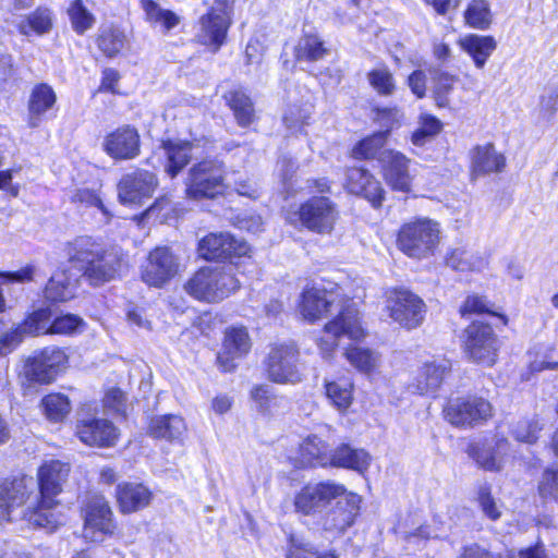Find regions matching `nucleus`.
Wrapping results in <instances>:
<instances>
[{"label":"nucleus","instance_id":"1","mask_svg":"<svg viewBox=\"0 0 558 558\" xmlns=\"http://www.w3.org/2000/svg\"><path fill=\"white\" fill-rule=\"evenodd\" d=\"M299 307L304 319L312 323L326 316L332 308L340 310L338 316L325 325L324 333L317 340L320 354L325 360L333 355L342 337L361 341L366 336L357 308L342 296L341 288L336 283L314 284L306 288L302 293Z\"/></svg>","mask_w":558,"mask_h":558},{"label":"nucleus","instance_id":"2","mask_svg":"<svg viewBox=\"0 0 558 558\" xmlns=\"http://www.w3.org/2000/svg\"><path fill=\"white\" fill-rule=\"evenodd\" d=\"M69 259L84 272L93 284H100L116 277L123 265L120 248L106 250L89 236H80L69 246Z\"/></svg>","mask_w":558,"mask_h":558},{"label":"nucleus","instance_id":"3","mask_svg":"<svg viewBox=\"0 0 558 558\" xmlns=\"http://www.w3.org/2000/svg\"><path fill=\"white\" fill-rule=\"evenodd\" d=\"M239 288L232 264L202 268L185 284L189 294L206 302L221 301Z\"/></svg>","mask_w":558,"mask_h":558},{"label":"nucleus","instance_id":"4","mask_svg":"<svg viewBox=\"0 0 558 558\" xmlns=\"http://www.w3.org/2000/svg\"><path fill=\"white\" fill-rule=\"evenodd\" d=\"M442 239L440 225L433 219H416L404 223L397 236L398 248L413 259H427L435 255Z\"/></svg>","mask_w":558,"mask_h":558},{"label":"nucleus","instance_id":"5","mask_svg":"<svg viewBox=\"0 0 558 558\" xmlns=\"http://www.w3.org/2000/svg\"><path fill=\"white\" fill-rule=\"evenodd\" d=\"M225 169L218 159H204L194 165L186 181V195L193 199L215 198L225 191Z\"/></svg>","mask_w":558,"mask_h":558},{"label":"nucleus","instance_id":"6","mask_svg":"<svg viewBox=\"0 0 558 558\" xmlns=\"http://www.w3.org/2000/svg\"><path fill=\"white\" fill-rule=\"evenodd\" d=\"M265 365L267 376L272 383L295 385L302 381L300 351L294 342L272 345Z\"/></svg>","mask_w":558,"mask_h":558},{"label":"nucleus","instance_id":"7","mask_svg":"<svg viewBox=\"0 0 558 558\" xmlns=\"http://www.w3.org/2000/svg\"><path fill=\"white\" fill-rule=\"evenodd\" d=\"M68 355L58 347H47L31 355L22 375L29 384L47 385L66 368Z\"/></svg>","mask_w":558,"mask_h":558},{"label":"nucleus","instance_id":"8","mask_svg":"<svg viewBox=\"0 0 558 558\" xmlns=\"http://www.w3.org/2000/svg\"><path fill=\"white\" fill-rule=\"evenodd\" d=\"M387 310L393 322L408 330L420 327L426 315L424 301L407 289H396L390 292Z\"/></svg>","mask_w":558,"mask_h":558},{"label":"nucleus","instance_id":"9","mask_svg":"<svg viewBox=\"0 0 558 558\" xmlns=\"http://www.w3.org/2000/svg\"><path fill=\"white\" fill-rule=\"evenodd\" d=\"M493 328L482 322H473L465 329L464 351L470 360L492 366L497 359L498 343Z\"/></svg>","mask_w":558,"mask_h":558},{"label":"nucleus","instance_id":"10","mask_svg":"<svg viewBox=\"0 0 558 558\" xmlns=\"http://www.w3.org/2000/svg\"><path fill=\"white\" fill-rule=\"evenodd\" d=\"M446 420L457 427H474L492 416V405L478 397L456 398L444 409Z\"/></svg>","mask_w":558,"mask_h":558},{"label":"nucleus","instance_id":"11","mask_svg":"<svg viewBox=\"0 0 558 558\" xmlns=\"http://www.w3.org/2000/svg\"><path fill=\"white\" fill-rule=\"evenodd\" d=\"M343 494V485L324 482L304 486L294 497L296 512L304 515L322 513L335 498Z\"/></svg>","mask_w":558,"mask_h":558},{"label":"nucleus","instance_id":"12","mask_svg":"<svg viewBox=\"0 0 558 558\" xmlns=\"http://www.w3.org/2000/svg\"><path fill=\"white\" fill-rule=\"evenodd\" d=\"M231 19L226 3L216 1L210 11L199 19L196 40L217 51L226 40Z\"/></svg>","mask_w":558,"mask_h":558},{"label":"nucleus","instance_id":"13","mask_svg":"<svg viewBox=\"0 0 558 558\" xmlns=\"http://www.w3.org/2000/svg\"><path fill=\"white\" fill-rule=\"evenodd\" d=\"M112 531V511L108 501L101 495L90 496L84 508V537L92 542H99Z\"/></svg>","mask_w":558,"mask_h":558},{"label":"nucleus","instance_id":"14","mask_svg":"<svg viewBox=\"0 0 558 558\" xmlns=\"http://www.w3.org/2000/svg\"><path fill=\"white\" fill-rule=\"evenodd\" d=\"M179 264L167 247H156L142 266V280L150 287L161 288L178 274Z\"/></svg>","mask_w":558,"mask_h":558},{"label":"nucleus","instance_id":"15","mask_svg":"<svg viewBox=\"0 0 558 558\" xmlns=\"http://www.w3.org/2000/svg\"><path fill=\"white\" fill-rule=\"evenodd\" d=\"M199 255L205 259L245 257L251 252L250 245L228 232L210 233L198 244Z\"/></svg>","mask_w":558,"mask_h":558},{"label":"nucleus","instance_id":"16","mask_svg":"<svg viewBox=\"0 0 558 558\" xmlns=\"http://www.w3.org/2000/svg\"><path fill=\"white\" fill-rule=\"evenodd\" d=\"M333 500L335 505L326 512L323 525L327 531L342 533L354 523L360 512L361 497L343 486V494Z\"/></svg>","mask_w":558,"mask_h":558},{"label":"nucleus","instance_id":"17","mask_svg":"<svg viewBox=\"0 0 558 558\" xmlns=\"http://www.w3.org/2000/svg\"><path fill=\"white\" fill-rule=\"evenodd\" d=\"M449 368L450 363L445 359L433 357L422 362L409 385V389L421 396H435Z\"/></svg>","mask_w":558,"mask_h":558},{"label":"nucleus","instance_id":"18","mask_svg":"<svg viewBox=\"0 0 558 558\" xmlns=\"http://www.w3.org/2000/svg\"><path fill=\"white\" fill-rule=\"evenodd\" d=\"M27 498L25 477L0 481V523L17 520Z\"/></svg>","mask_w":558,"mask_h":558},{"label":"nucleus","instance_id":"19","mask_svg":"<svg viewBox=\"0 0 558 558\" xmlns=\"http://www.w3.org/2000/svg\"><path fill=\"white\" fill-rule=\"evenodd\" d=\"M157 185V178L146 170H137L124 175L118 185V197L122 206L142 205Z\"/></svg>","mask_w":558,"mask_h":558},{"label":"nucleus","instance_id":"20","mask_svg":"<svg viewBox=\"0 0 558 558\" xmlns=\"http://www.w3.org/2000/svg\"><path fill=\"white\" fill-rule=\"evenodd\" d=\"M411 160L400 151L385 150L379 157L384 180L393 190L407 192L411 187L412 175L410 173Z\"/></svg>","mask_w":558,"mask_h":558},{"label":"nucleus","instance_id":"21","mask_svg":"<svg viewBox=\"0 0 558 558\" xmlns=\"http://www.w3.org/2000/svg\"><path fill=\"white\" fill-rule=\"evenodd\" d=\"M76 435L87 446L111 447L118 438V428L106 418H82L76 424Z\"/></svg>","mask_w":558,"mask_h":558},{"label":"nucleus","instance_id":"22","mask_svg":"<svg viewBox=\"0 0 558 558\" xmlns=\"http://www.w3.org/2000/svg\"><path fill=\"white\" fill-rule=\"evenodd\" d=\"M345 189L366 198L372 206L379 207L384 199V189L374 175L363 168H350L347 171Z\"/></svg>","mask_w":558,"mask_h":558},{"label":"nucleus","instance_id":"23","mask_svg":"<svg viewBox=\"0 0 558 558\" xmlns=\"http://www.w3.org/2000/svg\"><path fill=\"white\" fill-rule=\"evenodd\" d=\"M104 149L114 159H133L140 154V134L129 125L119 128L106 136Z\"/></svg>","mask_w":558,"mask_h":558},{"label":"nucleus","instance_id":"24","mask_svg":"<svg viewBox=\"0 0 558 558\" xmlns=\"http://www.w3.org/2000/svg\"><path fill=\"white\" fill-rule=\"evenodd\" d=\"M70 473V465L58 460L45 462L38 470V485L44 504H51L52 499L62 492Z\"/></svg>","mask_w":558,"mask_h":558},{"label":"nucleus","instance_id":"25","mask_svg":"<svg viewBox=\"0 0 558 558\" xmlns=\"http://www.w3.org/2000/svg\"><path fill=\"white\" fill-rule=\"evenodd\" d=\"M510 451V444L506 438L496 439L494 445L477 442L469 448V454L486 471L502 470Z\"/></svg>","mask_w":558,"mask_h":558},{"label":"nucleus","instance_id":"26","mask_svg":"<svg viewBox=\"0 0 558 558\" xmlns=\"http://www.w3.org/2000/svg\"><path fill=\"white\" fill-rule=\"evenodd\" d=\"M51 312L48 308H40L31 314L25 322L12 333H8L1 340L0 354H7L21 341L22 333L46 335L50 333Z\"/></svg>","mask_w":558,"mask_h":558},{"label":"nucleus","instance_id":"27","mask_svg":"<svg viewBox=\"0 0 558 558\" xmlns=\"http://www.w3.org/2000/svg\"><path fill=\"white\" fill-rule=\"evenodd\" d=\"M251 348L248 333L245 328H230L226 331L222 351L217 360L223 372H231L234 368L233 361L245 355Z\"/></svg>","mask_w":558,"mask_h":558},{"label":"nucleus","instance_id":"28","mask_svg":"<svg viewBox=\"0 0 558 558\" xmlns=\"http://www.w3.org/2000/svg\"><path fill=\"white\" fill-rule=\"evenodd\" d=\"M117 501L122 513H133L148 507L151 490L141 483H122L117 486Z\"/></svg>","mask_w":558,"mask_h":558},{"label":"nucleus","instance_id":"29","mask_svg":"<svg viewBox=\"0 0 558 558\" xmlns=\"http://www.w3.org/2000/svg\"><path fill=\"white\" fill-rule=\"evenodd\" d=\"M506 166V158L490 143L477 145L471 150V174L480 175L500 172Z\"/></svg>","mask_w":558,"mask_h":558},{"label":"nucleus","instance_id":"30","mask_svg":"<svg viewBox=\"0 0 558 558\" xmlns=\"http://www.w3.org/2000/svg\"><path fill=\"white\" fill-rule=\"evenodd\" d=\"M187 432L185 420L178 414L157 415L150 420L151 437L169 442H182Z\"/></svg>","mask_w":558,"mask_h":558},{"label":"nucleus","instance_id":"31","mask_svg":"<svg viewBox=\"0 0 558 558\" xmlns=\"http://www.w3.org/2000/svg\"><path fill=\"white\" fill-rule=\"evenodd\" d=\"M56 505L54 499L49 505L44 504V498L40 496V500L34 507L29 505L26 509L22 510L19 519L27 521L34 527H41L52 532L64 522L63 517L59 512L53 511Z\"/></svg>","mask_w":558,"mask_h":558},{"label":"nucleus","instance_id":"32","mask_svg":"<svg viewBox=\"0 0 558 558\" xmlns=\"http://www.w3.org/2000/svg\"><path fill=\"white\" fill-rule=\"evenodd\" d=\"M461 49L468 53L477 69H483L496 50L497 43L492 36L470 34L459 39Z\"/></svg>","mask_w":558,"mask_h":558},{"label":"nucleus","instance_id":"33","mask_svg":"<svg viewBox=\"0 0 558 558\" xmlns=\"http://www.w3.org/2000/svg\"><path fill=\"white\" fill-rule=\"evenodd\" d=\"M193 145L181 140L162 142L161 149L167 157L166 172L174 178L191 160Z\"/></svg>","mask_w":558,"mask_h":558},{"label":"nucleus","instance_id":"34","mask_svg":"<svg viewBox=\"0 0 558 558\" xmlns=\"http://www.w3.org/2000/svg\"><path fill=\"white\" fill-rule=\"evenodd\" d=\"M56 100L57 96L49 85L39 84L33 88L28 101L31 128L39 125L43 116L54 106Z\"/></svg>","mask_w":558,"mask_h":558},{"label":"nucleus","instance_id":"35","mask_svg":"<svg viewBox=\"0 0 558 558\" xmlns=\"http://www.w3.org/2000/svg\"><path fill=\"white\" fill-rule=\"evenodd\" d=\"M286 219L299 228L327 233L333 227L332 211H288Z\"/></svg>","mask_w":558,"mask_h":558},{"label":"nucleus","instance_id":"36","mask_svg":"<svg viewBox=\"0 0 558 558\" xmlns=\"http://www.w3.org/2000/svg\"><path fill=\"white\" fill-rule=\"evenodd\" d=\"M371 456L364 449H354L349 445H341L330 453V464L337 468L352 469L357 472L367 470Z\"/></svg>","mask_w":558,"mask_h":558},{"label":"nucleus","instance_id":"37","mask_svg":"<svg viewBox=\"0 0 558 558\" xmlns=\"http://www.w3.org/2000/svg\"><path fill=\"white\" fill-rule=\"evenodd\" d=\"M251 398L257 411L264 414H278L283 412L289 404L286 397L276 395L268 385L256 386L251 390Z\"/></svg>","mask_w":558,"mask_h":558},{"label":"nucleus","instance_id":"38","mask_svg":"<svg viewBox=\"0 0 558 558\" xmlns=\"http://www.w3.org/2000/svg\"><path fill=\"white\" fill-rule=\"evenodd\" d=\"M343 354L355 369L365 375L377 372L381 364V355L368 348L350 345L344 350Z\"/></svg>","mask_w":558,"mask_h":558},{"label":"nucleus","instance_id":"39","mask_svg":"<svg viewBox=\"0 0 558 558\" xmlns=\"http://www.w3.org/2000/svg\"><path fill=\"white\" fill-rule=\"evenodd\" d=\"M328 445L316 435L308 436L300 445V458L303 465L327 466L330 464Z\"/></svg>","mask_w":558,"mask_h":558},{"label":"nucleus","instance_id":"40","mask_svg":"<svg viewBox=\"0 0 558 558\" xmlns=\"http://www.w3.org/2000/svg\"><path fill=\"white\" fill-rule=\"evenodd\" d=\"M232 109L241 126L250 125L254 119V108L251 98L240 88H235L223 96Z\"/></svg>","mask_w":558,"mask_h":558},{"label":"nucleus","instance_id":"41","mask_svg":"<svg viewBox=\"0 0 558 558\" xmlns=\"http://www.w3.org/2000/svg\"><path fill=\"white\" fill-rule=\"evenodd\" d=\"M74 279L66 275L65 270H57L49 279L45 288L46 299L62 302L73 296Z\"/></svg>","mask_w":558,"mask_h":558},{"label":"nucleus","instance_id":"42","mask_svg":"<svg viewBox=\"0 0 558 558\" xmlns=\"http://www.w3.org/2000/svg\"><path fill=\"white\" fill-rule=\"evenodd\" d=\"M327 54L323 40L317 35H304L294 48V57L298 61L315 62Z\"/></svg>","mask_w":558,"mask_h":558},{"label":"nucleus","instance_id":"43","mask_svg":"<svg viewBox=\"0 0 558 558\" xmlns=\"http://www.w3.org/2000/svg\"><path fill=\"white\" fill-rule=\"evenodd\" d=\"M387 142L386 133L376 132L373 135L360 141L352 149V156L355 159H377L386 150L384 146Z\"/></svg>","mask_w":558,"mask_h":558},{"label":"nucleus","instance_id":"44","mask_svg":"<svg viewBox=\"0 0 558 558\" xmlns=\"http://www.w3.org/2000/svg\"><path fill=\"white\" fill-rule=\"evenodd\" d=\"M465 23L476 29H487L493 20V14L487 0H472L464 12Z\"/></svg>","mask_w":558,"mask_h":558},{"label":"nucleus","instance_id":"45","mask_svg":"<svg viewBox=\"0 0 558 558\" xmlns=\"http://www.w3.org/2000/svg\"><path fill=\"white\" fill-rule=\"evenodd\" d=\"M141 8L145 13L146 21L153 25H161L166 31L177 26L180 22L172 11L162 9L153 0H141Z\"/></svg>","mask_w":558,"mask_h":558},{"label":"nucleus","instance_id":"46","mask_svg":"<svg viewBox=\"0 0 558 558\" xmlns=\"http://www.w3.org/2000/svg\"><path fill=\"white\" fill-rule=\"evenodd\" d=\"M325 388L328 400L339 412L343 413L350 408L353 401V385L350 381H329Z\"/></svg>","mask_w":558,"mask_h":558},{"label":"nucleus","instance_id":"47","mask_svg":"<svg viewBox=\"0 0 558 558\" xmlns=\"http://www.w3.org/2000/svg\"><path fill=\"white\" fill-rule=\"evenodd\" d=\"M367 81L371 87L380 96H391L397 88L393 74L385 64L372 69L367 73Z\"/></svg>","mask_w":558,"mask_h":558},{"label":"nucleus","instance_id":"48","mask_svg":"<svg viewBox=\"0 0 558 558\" xmlns=\"http://www.w3.org/2000/svg\"><path fill=\"white\" fill-rule=\"evenodd\" d=\"M51 26L52 15L51 11L47 8H38L19 23V29L24 35H31L33 33L41 35L47 33Z\"/></svg>","mask_w":558,"mask_h":558},{"label":"nucleus","instance_id":"49","mask_svg":"<svg viewBox=\"0 0 558 558\" xmlns=\"http://www.w3.org/2000/svg\"><path fill=\"white\" fill-rule=\"evenodd\" d=\"M41 407L50 422H62L71 412V402L65 395L50 393L43 398Z\"/></svg>","mask_w":558,"mask_h":558},{"label":"nucleus","instance_id":"50","mask_svg":"<svg viewBox=\"0 0 558 558\" xmlns=\"http://www.w3.org/2000/svg\"><path fill=\"white\" fill-rule=\"evenodd\" d=\"M442 129V123L432 114H421L418 128L413 132L411 141L415 146H423L435 137Z\"/></svg>","mask_w":558,"mask_h":558},{"label":"nucleus","instance_id":"51","mask_svg":"<svg viewBox=\"0 0 558 558\" xmlns=\"http://www.w3.org/2000/svg\"><path fill=\"white\" fill-rule=\"evenodd\" d=\"M445 260L447 266L459 271L474 270L482 264V260L474 258L472 253L463 247L448 248Z\"/></svg>","mask_w":558,"mask_h":558},{"label":"nucleus","instance_id":"52","mask_svg":"<svg viewBox=\"0 0 558 558\" xmlns=\"http://www.w3.org/2000/svg\"><path fill=\"white\" fill-rule=\"evenodd\" d=\"M373 114L374 121L385 129L383 132L387 137L391 130L401 125L404 117L403 111L398 107H377L373 110Z\"/></svg>","mask_w":558,"mask_h":558},{"label":"nucleus","instance_id":"53","mask_svg":"<svg viewBox=\"0 0 558 558\" xmlns=\"http://www.w3.org/2000/svg\"><path fill=\"white\" fill-rule=\"evenodd\" d=\"M125 36L116 28H106L98 37V47L107 57L117 56L124 47Z\"/></svg>","mask_w":558,"mask_h":558},{"label":"nucleus","instance_id":"54","mask_svg":"<svg viewBox=\"0 0 558 558\" xmlns=\"http://www.w3.org/2000/svg\"><path fill=\"white\" fill-rule=\"evenodd\" d=\"M69 15L74 31L78 34L85 33L94 24V16L83 5L81 0H75L70 9Z\"/></svg>","mask_w":558,"mask_h":558},{"label":"nucleus","instance_id":"55","mask_svg":"<svg viewBox=\"0 0 558 558\" xmlns=\"http://www.w3.org/2000/svg\"><path fill=\"white\" fill-rule=\"evenodd\" d=\"M287 558H338L333 553H326L318 556L308 543L303 539L291 536L289 539V547Z\"/></svg>","mask_w":558,"mask_h":558},{"label":"nucleus","instance_id":"56","mask_svg":"<svg viewBox=\"0 0 558 558\" xmlns=\"http://www.w3.org/2000/svg\"><path fill=\"white\" fill-rule=\"evenodd\" d=\"M83 319L74 314L56 317L49 328L52 335H72L83 326Z\"/></svg>","mask_w":558,"mask_h":558},{"label":"nucleus","instance_id":"57","mask_svg":"<svg viewBox=\"0 0 558 558\" xmlns=\"http://www.w3.org/2000/svg\"><path fill=\"white\" fill-rule=\"evenodd\" d=\"M477 501L486 517L490 520L499 519L501 514L500 507L492 496L490 487L487 484L478 487Z\"/></svg>","mask_w":558,"mask_h":558},{"label":"nucleus","instance_id":"58","mask_svg":"<svg viewBox=\"0 0 558 558\" xmlns=\"http://www.w3.org/2000/svg\"><path fill=\"white\" fill-rule=\"evenodd\" d=\"M311 113V105H305L304 107L289 106L283 114V121L288 129L296 130L306 123Z\"/></svg>","mask_w":558,"mask_h":558},{"label":"nucleus","instance_id":"59","mask_svg":"<svg viewBox=\"0 0 558 558\" xmlns=\"http://www.w3.org/2000/svg\"><path fill=\"white\" fill-rule=\"evenodd\" d=\"M541 429L537 421H521L512 427L511 434L518 441L532 444L537 439Z\"/></svg>","mask_w":558,"mask_h":558},{"label":"nucleus","instance_id":"60","mask_svg":"<svg viewBox=\"0 0 558 558\" xmlns=\"http://www.w3.org/2000/svg\"><path fill=\"white\" fill-rule=\"evenodd\" d=\"M295 165L291 160L283 159L280 161V178H281V185H282V194L283 198L288 199L290 197L294 196V184L295 181L293 180L294 173H295Z\"/></svg>","mask_w":558,"mask_h":558},{"label":"nucleus","instance_id":"61","mask_svg":"<svg viewBox=\"0 0 558 558\" xmlns=\"http://www.w3.org/2000/svg\"><path fill=\"white\" fill-rule=\"evenodd\" d=\"M538 490L543 497L558 500V470L547 469L544 471Z\"/></svg>","mask_w":558,"mask_h":558},{"label":"nucleus","instance_id":"62","mask_svg":"<svg viewBox=\"0 0 558 558\" xmlns=\"http://www.w3.org/2000/svg\"><path fill=\"white\" fill-rule=\"evenodd\" d=\"M72 203L78 207H96L105 209L100 196L92 190L81 189L72 195Z\"/></svg>","mask_w":558,"mask_h":558},{"label":"nucleus","instance_id":"63","mask_svg":"<svg viewBox=\"0 0 558 558\" xmlns=\"http://www.w3.org/2000/svg\"><path fill=\"white\" fill-rule=\"evenodd\" d=\"M104 405L113 413L123 414L126 409L125 396L119 388H111L106 392Z\"/></svg>","mask_w":558,"mask_h":558},{"label":"nucleus","instance_id":"64","mask_svg":"<svg viewBox=\"0 0 558 558\" xmlns=\"http://www.w3.org/2000/svg\"><path fill=\"white\" fill-rule=\"evenodd\" d=\"M541 113L544 118L550 119L558 109V92L555 89L544 94L541 98Z\"/></svg>","mask_w":558,"mask_h":558}]
</instances>
